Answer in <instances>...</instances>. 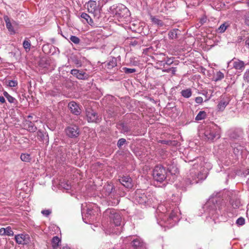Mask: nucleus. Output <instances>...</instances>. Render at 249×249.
I'll use <instances>...</instances> for the list:
<instances>
[{
  "instance_id": "37998d69",
  "label": "nucleus",
  "mask_w": 249,
  "mask_h": 249,
  "mask_svg": "<svg viewBox=\"0 0 249 249\" xmlns=\"http://www.w3.org/2000/svg\"><path fill=\"white\" fill-rule=\"evenodd\" d=\"M23 48L26 51H29L31 48V42L29 40H25L23 42Z\"/></svg>"
},
{
  "instance_id": "0e129e2a",
  "label": "nucleus",
  "mask_w": 249,
  "mask_h": 249,
  "mask_svg": "<svg viewBox=\"0 0 249 249\" xmlns=\"http://www.w3.org/2000/svg\"><path fill=\"white\" fill-rule=\"evenodd\" d=\"M245 23L247 25L249 26V17H246Z\"/></svg>"
},
{
  "instance_id": "79ce46f5",
  "label": "nucleus",
  "mask_w": 249,
  "mask_h": 249,
  "mask_svg": "<svg viewBox=\"0 0 249 249\" xmlns=\"http://www.w3.org/2000/svg\"><path fill=\"white\" fill-rule=\"evenodd\" d=\"M127 144V142L125 139L121 138L118 141L117 145L119 149H121L123 145Z\"/></svg>"
},
{
  "instance_id": "c756f323",
  "label": "nucleus",
  "mask_w": 249,
  "mask_h": 249,
  "mask_svg": "<svg viewBox=\"0 0 249 249\" xmlns=\"http://www.w3.org/2000/svg\"><path fill=\"white\" fill-rule=\"evenodd\" d=\"M181 95L186 98H190L192 95V91L190 88L183 89L180 91Z\"/></svg>"
},
{
  "instance_id": "f8f14e48",
  "label": "nucleus",
  "mask_w": 249,
  "mask_h": 249,
  "mask_svg": "<svg viewBox=\"0 0 249 249\" xmlns=\"http://www.w3.org/2000/svg\"><path fill=\"white\" fill-rule=\"evenodd\" d=\"M113 14L115 16H130L128 9L123 4H120L116 8H113Z\"/></svg>"
},
{
  "instance_id": "a211bd4d",
  "label": "nucleus",
  "mask_w": 249,
  "mask_h": 249,
  "mask_svg": "<svg viewBox=\"0 0 249 249\" xmlns=\"http://www.w3.org/2000/svg\"><path fill=\"white\" fill-rule=\"evenodd\" d=\"M15 239L18 244L27 245L30 242V237L27 234H18L15 236Z\"/></svg>"
},
{
  "instance_id": "69168bd1",
  "label": "nucleus",
  "mask_w": 249,
  "mask_h": 249,
  "mask_svg": "<svg viewBox=\"0 0 249 249\" xmlns=\"http://www.w3.org/2000/svg\"><path fill=\"white\" fill-rule=\"evenodd\" d=\"M108 111L112 113H114L115 111H116V110L115 109L114 107H110L108 109Z\"/></svg>"
},
{
  "instance_id": "6e6552de",
  "label": "nucleus",
  "mask_w": 249,
  "mask_h": 249,
  "mask_svg": "<svg viewBox=\"0 0 249 249\" xmlns=\"http://www.w3.org/2000/svg\"><path fill=\"white\" fill-rule=\"evenodd\" d=\"M142 192V191L141 190H137L135 191V200L140 204H145L151 198V196L149 195L147 196Z\"/></svg>"
},
{
  "instance_id": "f03ea898",
  "label": "nucleus",
  "mask_w": 249,
  "mask_h": 249,
  "mask_svg": "<svg viewBox=\"0 0 249 249\" xmlns=\"http://www.w3.org/2000/svg\"><path fill=\"white\" fill-rule=\"evenodd\" d=\"M203 157H197L192 162H195L193 164V168L190 170V173L184 180V183L186 186H189L197 183L200 180H203L206 177L201 173V169L204 166L202 162Z\"/></svg>"
},
{
  "instance_id": "c9c22d12",
  "label": "nucleus",
  "mask_w": 249,
  "mask_h": 249,
  "mask_svg": "<svg viewBox=\"0 0 249 249\" xmlns=\"http://www.w3.org/2000/svg\"><path fill=\"white\" fill-rule=\"evenodd\" d=\"M229 26L230 23L228 22H225L217 29V32L219 33H223Z\"/></svg>"
},
{
  "instance_id": "4d7b16f0",
  "label": "nucleus",
  "mask_w": 249,
  "mask_h": 249,
  "mask_svg": "<svg viewBox=\"0 0 249 249\" xmlns=\"http://www.w3.org/2000/svg\"><path fill=\"white\" fill-rule=\"evenodd\" d=\"M159 142L166 145H170L172 143V141L171 140H160Z\"/></svg>"
},
{
  "instance_id": "f704fd0d",
  "label": "nucleus",
  "mask_w": 249,
  "mask_h": 249,
  "mask_svg": "<svg viewBox=\"0 0 249 249\" xmlns=\"http://www.w3.org/2000/svg\"><path fill=\"white\" fill-rule=\"evenodd\" d=\"M26 125H27V130L30 132H34L37 129L34 124L30 121H26Z\"/></svg>"
},
{
  "instance_id": "774afa93",
  "label": "nucleus",
  "mask_w": 249,
  "mask_h": 249,
  "mask_svg": "<svg viewBox=\"0 0 249 249\" xmlns=\"http://www.w3.org/2000/svg\"><path fill=\"white\" fill-rule=\"evenodd\" d=\"M246 45L248 46L249 47V36L248 37L246 41H245Z\"/></svg>"
},
{
  "instance_id": "052dcab7",
  "label": "nucleus",
  "mask_w": 249,
  "mask_h": 249,
  "mask_svg": "<svg viewBox=\"0 0 249 249\" xmlns=\"http://www.w3.org/2000/svg\"><path fill=\"white\" fill-rule=\"evenodd\" d=\"M195 102L198 104H200L203 102V98L201 97L198 96L195 98Z\"/></svg>"
},
{
  "instance_id": "f3484780",
  "label": "nucleus",
  "mask_w": 249,
  "mask_h": 249,
  "mask_svg": "<svg viewBox=\"0 0 249 249\" xmlns=\"http://www.w3.org/2000/svg\"><path fill=\"white\" fill-rule=\"evenodd\" d=\"M68 107L71 113L74 115L78 116L81 113V109L79 105L74 101L69 102Z\"/></svg>"
},
{
  "instance_id": "5fc2aeb1",
  "label": "nucleus",
  "mask_w": 249,
  "mask_h": 249,
  "mask_svg": "<svg viewBox=\"0 0 249 249\" xmlns=\"http://www.w3.org/2000/svg\"><path fill=\"white\" fill-rule=\"evenodd\" d=\"M244 79L248 83H249V69L244 73Z\"/></svg>"
},
{
  "instance_id": "bf43d9fd",
  "label": "nucleus",
  "mask_w": 249,
  "mask_h": 249,
  "mask_svg": "<svg viewBox=\"0 0 249 249\" xmlns=\"http://www.w3.org/2000/svg\"><path fill=\"white\" fill-rule=\"evenodd\" d=\"M41 213L44 215H45L46 216H48L51 214V211H50V210H42L41 211Z\"/></svg>"
},
{
  "instance_id": "e433bc0d",
  "label": "nucleus",
  "mask_w": 249,
  "mask_h": 249,
  "mask_svg": "<svg viewBox=\"0 0 249 249\" xmlns=\"http://www.w3.org/2000/svg\"><path fill=\"white\" fill-rule=\"evenodd\" d=\"M166 59L165 61L163 63V64H160V66H163V68L164 69H166L167 68H169L168 67L172 64L174 62L173 59L171 58H168V57H166Z\"/></svg>"
},
{
  "instance_id": "3c124183",
  "label": "nucleus",
  "mask_w": 249,
  "mask_h": 249,
  "mask_svg": "<svg viewBox=\"0 0 249 249\" xmlns=\"http://www.w3.org/2000/svg\"><path fill=\"white\" fill-rule=\"evenodd\" d=\"M6 99L9 103H13L15 105H17V104L18 103V101L16 100V99L12 97L10 95Z\"/></svg>"
},
{
  "instance_id": "58836bf2",
  "label": "nucleus",
  "mask_w": 249,
  "mask_h": 249,
  "mask_svg": "<svg viewBox=\"0 0 249 249\" xmlns=\"http://www.w3.org/2000/svg\"><path fill=\"white\" fill-rule=\"evenodd\" d=\"M20 159L24 162H29L31 160V155L27 153H22L20 155Z\"/></svg>"
},
{
  "instance_id": "cd10ccee",
  "label": "nucleus",
  "mask_w": 249,
  "mask_h": 249,
  "mask_svg": "<svg viewBox=\"0 0 249 249\" xmlns=\"http://www.w3.org/2000/svg\"><path fill=\"white\" fill-rule=\"evenodd\" d=\"M54 49V47L53 45H52L51 44L47 43L46 44H44L42 46V51L44 52V53L47 54H53L54 53V51H53V50Z\"/></svg>"
},
{
  "instance_id": "4c0bfd02",
  "label": "nucleus",
  "mask_w": 249,
  "mask_h": 249,
  "mask_svg": "<svg viewBox=\"0 0 249 249\" xmlns=\"http://www.w3.org/2000/svg\"><path fill=\"white\" fill-rule=\"evenodd\" d=\"M151 21L153 23L158 25L160 27H162L163 26L164 23L163 21L158 18H157L156 17H150Z\"/></svg>"
},
{
  "instance_id": "72a5a7b5",
  "label": "nucleus",
  "mask_w": 249,
  "mask_h": 249,
  "mask_svg": "<svg viewBox=\"0 0 249 249\" xmlns=\"http://www.w3.org/2000/svg\"><path fill=\"white\" fill-rule=\"evenodd\" d=\"M155 59L160 64H163L166 58L164 53H160V54H155L154 56Z\"/></svg>"
},
{
  "instance_id": "9b49d317",
  "label": "nucleus",
  "mask_w": 249,
  "mask_h": 249,
  "mask_svg": "<svg viewBox=\"0 0 249 249\" xmlns=\"http://www.w3.org/2000/svg\"><path fill=\"white\" fill-rule=\"evenodd\" d=\"M126 249H146L145 243L140 238H136L131 242Z\"/></svg>"
},
{
  "instance_id": "6e6d98bb",
  "label": "nucleus",
  "mask_w": 249,
  "mask_h": 249,
  "mask_svg": "<svg viewBox=\"0 0 249 249\" xmlns=\"http://www.w3.org/2000/svg\"><path fill=\"white\" fill-rule=\"evenodd\" d=\"M62 186L64 189H65L67 190H70L71 188V185L70 184H69L68 182L63 183L62 184Z\"/></svg>"
},
{
  "instance_id": "2eb2a0df",
  "label": "nucleus",
  "mask_w": 249,
  "mask_h": 249,
  "mask_svg": "<svg viewBox=\"0 0 249 249\" xmlns=\"http://www.w3.org/2000/svg\"><path fill=\"white\" fill-rule=\"evenodd\" d=\"M70 73L79 80H87L89 77V74L83 70L72 69Z\"/></svg>"
},
{
  "instance_id": "dca6fc26",
  "label": "nucleus",
  "mask_w": 249,
  "mask_h": 249,
  "mask_svg": "<svg viewBox=\"0 0 249 249\" xmlns=\"http://www.w3.org/2000/svg\"><path fill=\"white\" fill-rule=\"evenodd\" d=\"M68 153L65 148H61L58 150L56 154L57 160L62 164L66 163L68 160Z\"/></svg>"
},
{
  "instance_id": "a18cd8bd",
  "label": "nucleus",
  "mask_w": 249,
  "mask_h": 249,
  "mask_svg": "<svg viewBox=\"0 0 249 249\" xmlns=\"http://www.w3.org/2000/svg\"><path fill=\"white\" fill-rule=\"evenodd\" d=\"M6 83L7 85L10 87H15L18 85V82L16 80H6Z\"/></svg>"
},
{
  "instance_id": "6ab92c4d",
  "label": "nucleus",
  "mask_w": 249,
  "mask_h": 249,
  "mask_svg": "<svg viewBox=\"0 0 249 249\" xmlns=\"http://www.w3.org/2000/svg\"><path fill=\"white\" fill-rule=\"evenodd\" d=\"M87 7L88 12L93 14L94 16H96L99 13V8L95 0H90L89 1L87 4Z\"/></svg>"
},
{
  "instance_id": "ddd939ff",
  "label": "nucleus",
  "mask_w": 249,
  "mask_h": 249,
  "mask_svg": "<svg viewBox=\"0 0 249 249\" xmlns=\"http://www.w3.org/2000/svg\"><path fill=\"white\" fill-rule=\"evenodd\" d=\"M4 18L8 31L15 34V29L18 28V22L13 19L11 20L9 17H4Z\"/></svg>"
},
{
  "instance_id": "0eeeda50",
  "label": "nucleus",
  "mask_w": 249,
  "mask_h": 249,
  "mask_svg": "<svg viewBox=\"0 0 249 249\" xmlns=\"http://www.w3.org/2000/svg\"><path fill=\"white\" fill-rule=\"evenodd\" d=\"M65 132L66 135L71 139H76L80 134V129L76 125H71L66 127Z\"/></svg>"
},
{
  "instance_id": "de8ad7c7",
  "label": "nucleus",
  "mask_w": 249,
  "mask_h": 249,
  "mask_svg": "<svg viewBox=\"0 0 249 249\" xmlns=\"http://www.w3.org/2000/svg\"><path fill=\"white\" fill-rule=\"evenodd\" d=\"M123 71L126 74H130L135 72L136 70L135 69L128 68L126 67H123L122 68Z\"/></svg>"
},
{
  "instance_id": "c85d7f7f",
  "label": "nucleus",
  "mask_w": 249,
  "mask_h": 249,
  "mask_svg": "<svg viewBox=\"0 0 249 249\" xmlns=\"http://www.w3.org/2000/svg\"><path fill=\"white\" fill-rule=\"evenodd\" d=\"M105 63H106V62ZM105 66L108 69H112L117 66L116 58L114 57H111L109 60L106 62Z\"/></svg>"
},
{
  "instance_id": "e2e57ef3",
  "label": "nucleus",
  "mask_w": 249,
  "mask_h": 249,
  "mask_svg": "<svg viewBox=\"0 0 249 249\" xmlns=\"http://www.w3.org/2000/svg\"><path fill=\"white\" fill-rule=\"evenodd\" d=\"M4 229V228H1L0 229V235L1 236L5 235V231Z\"/></svg>"
},
{
  "instance_id": "338daca9",
  "label": "nucleus",
  "mask_w": 249,
  "mask_h": 249,
  "mask_svg": "<svg viewBox=\"0 0 249 249\" xmlns=\"http://www.w3.org/2000/svg\"><path fill=\"white\" fill-rule=\"evenodd\" d=\"M0 102L1 103H5L6 102L5 98L3 96H0Z\"/></svg>"
},
{
  "instance_id": "4be33fe9",
  "label": "nucleus",
  "mask_w": 249,
  "mask_h": 249,
  "mask_svg": "<svg viewBox=\"0 0 249 249\" xmlns=\"http://www.w3.org/2000/svg\"><path fill=\"white\" fill-rule=\"evenodd\" d=\"M37 139L43 143L47 144L49 143V136L47 133L39 130L37 132Z\"/></svg>"
},
{
  "instance_id": "2f4dec72",
  "label": "nucleus",
  "mask_w": 249,
  "mask_h": 249,
  "mask_svg": "<svg viewBox=\"0 0 249 249\" xmlns=\"http://www.w3.org/2000/svg\"><path fill=\"white\" fill-rule=\"evenodd\" d=\"M60 239L57 236H54L52 239V246L53 249H57L60 242Z\"/></svg>"
},
{
  "instance_id": "13d9d810",
  "label": "nucleus",
  "mask_w": 249,
  "mask_h": 249,
  "mask_svg": "<svg viewBox=\"0 0 249 249\" xmlns=\"http://www.w3.org/2000/svg\"><path fill=\"white\" fill-rule=\"evenodd\" d=\"M207 21V17H202L201 18L199 19V22H200V25H202L205 23H206Z\"/></svg>"
},
{
  "instance_id": "c03bdc74",
  "label": "nucleus",
  "mask_w": 249,
  "mask_h": 249,
  "mask_svg": "<svg viewBox=\"0 0 249 249\" xmlns=\"http://www.w3.org/2000/svg\"><path fill=\"white\" fill-rule=\"evenodd\" d=\"M69 39L75 44H78L80 42V39L76 36L71 35Z\"/></svg>"
},
{
  "instance_id": "1a4fd4ad",
  "label": "nucleus",
  "mask_w": 249,
  "mask_h": 249,
  "mask_svg": "<svg viewBox=\"0 0 249 249\" xmlns=\"http://www.w3.org/2000/svg\"><path fill=\"white\" fill-rule=\"evenodd\" d=\"M117 126L120 132L124 134H131V126L127 121L121 120L117 123Z\"/></svg>"
},
{
  "instance_id": "864d4df0",
  "label": "nucleus",
  "mask_w": 249,
  "mask_h": 249,
  "mask_svg": "<svg viewBox=\"0 0 249 249\" xmlns=\"http://www.w3.org/2000/svg\"><path fill=\"white\" fill-rule=\"evenodd\" d=\"M60 94V91L58 89H55L54 90H52L50 91V94L52 96H58Z\"/></svg>"
},
{
  "instance_id": "09e8293b",
  "label": "nucleus",
  "mask_w": 249,
  "mask_h": 249,
  "mask_svg": "<svg viewBox=\"0 0 249 249\" xmlns=\"http://www.w3.org/2000/svg\"><path fill=\"white\" fill-rule=\"evenodd\" d=\"M224 74L220 71H219L216 73L215 81H217L221 80L224 78Z\"/></svg>"
},
{
  "instance_id": "f257e3e1",
  "label": "nucleus",
  "mask_w": 249,
  "mask_h": 249,
  "mask_svg": "<svg viewBox=\"0 0 249 249\" xmlns=\"http://www.w3.org/2000/svg\"><path fill=\"white\" fill-rule=\"evenodd\" d=\"M203 208L215 223L221 221L220 217L222 218L226 211V204L224 200L217 197L209 199L204 205Z\"/></svg>"
},
{
  "instance_id": "7c9ffc66",
  "label": "nucleus",
  "mask_w": 249,
  "mask_h": 249,
  "mask_svg": "<svg viewBox=\"0 0 249 249\" xmlns=\"http://www.w3.org/2000/svg\"><path fill=\"white\" fill-rule=\"evenodd\" d=\"M72 62L75 64L77 68L82 67L83 64L80 59H79L77 55H73L71 57Z\"/></svg>"
},
{
  "instance_id": "49530a36",
  "label": "nucleus",
  "mask_w": 249,
  "mask_h": 249,
  "mask_svg": "<svg viewBox=\"0 0 249 249\" xmlns=\"http://www.w3.org/2000/svg\"><path fill=\"white\" fill-rule=\"evenodd\" d=\"M5 231V235H8V236H13L14 235V232L12 230L10 226H8L6 227V228L4 229Z\"/></svg>"
},
{
  "instance_id": "ea45409f",
  "label": "nucleus",
  "mask_w": 249,
  "mask_h": 249,
  "mask_svg": "<svg viewBox=\"0 0 249 249\" xmlns=\"http://www.w3.org/2000/svg\"><path fill=\"white\" fill-rule=\"evenodd\" d=\"M207 116V113L204 111H200L196 117V121H200L204 119Z\"/></svg>"
},
{
  "instance_id": "20e7f679",
  "label": "nucleus",
  "mask_w": 249,
  "mask_h": 249,
  "mask_svg": "<svg viewBox=\"0 0 249 249\" xmlns=\"http://www.w3.org/2000/svg\"><path fill=\"white\" fill-rule=\"evenodd\" d=\"M152 175L155 180L162 182L168 177L166 167L162 164L157 165L153 170Z\"/></svg>"
},
{
  "instance_id": "680f3d73",
  "label": "nucleus",
  "mask_w": 249,
  "mask_h": 249,
  "mask_svg": "<svg viewBox=\"0 0 249 249\" xmlns=\"http://www.w3.org/2000/svg\"><path fill=\"white\" fill-rule=\"evenodd\" d=\"M130 44L131 46H136L137 45H139V42L137 40H134L131 41Z\"/></svg>"
},
{
  "instance_id": "393cba45",
  "label": "nucleus",
  "mask_w": 249,
  "mask_h": 249,
  "mask_svg": "<svg viewBox=\"0 0 249 249\" xmlns=\"http://www.w3.org/2000/svg\"><path fill=\"white\" fill-rule=\"evenodd\" d=\"M115 190V187L112 183H107L106 184L103 188V191L104 192L106 196L111 195Z\"/></svg>"
},
{
  "instance_id": "9d476101",
  "label": "nucleus",
  "mask_w": 249,
  "mask_h": 249,
  "mask_svg": "<svg viewBox=\"0 0 249 249\" xmlns=\"http://www.w3.org/2000/svg\"><path fill=\"white\" fill-rule=\"evenodd\" d=\"M228 196L229 199V202L233 208H239L241 203L237 195L233 191H230L228 192Z\"/></svg>"
},
{
  "instance_id": "aec40b11",
  "label": "nucleus",
  "mask_w": 249,
  "mask_h": 249,
  "mask_svg": "<svg viewBox=\"0 0 249 249\" xmlns=\"http://www.w3.org/2000/svg\"><path fill=\"white\" fill-rule=\"evenodd\" d=\"M119 181L127 189H131L133 186L132 179L129 176H124L119 179Z\"/></svg>"
},
{
  "instance_id": "b1692460",
  "label": "nucleus",
  "mask_w": 249,
  "mask_h": 249,
  "mask_svg": "<svg viewBox=\"0 0 249 249\" xmlns=\"http://www.w3.org/2000/svg\"><path fill=\"white\" fill-rule=\"evenodd\" d=\"M166 167V170L167 171V174L168 176L169 175H175L176 174L178 173L179 171L177 166L173 163L169 164L167 165V167Z\"/></svg>"
},
{
  "instance_id": "7ed1b4c3",
  "label": "nucleus",
  "mask_w": 249,
  "mask_h": 249,
  "mask_svg": "<svg viewBox=\"0 0 249 249\" xmlns=\"http://www.w3.org/2000/svg\"><path fill=\"white\" fill-rule=\"evenodd\" d=\"M205 139L210 142H213L220 137V128L213 123L206 126L204 133Z\"/></svg>"
},
{
  "instance_id": "a19ab883",
  "label": "nucleus",
  "mask_w": 249,
  "mask_h": 249,
  "mask_svg": "<svg viewBox=\"0 0 249 249\" xmlns=\"http://www.w3.org/2000/svg\"><path fill=\"white\" fill-rule=\"evenodd\" d=\"M169 219L173 220L175 222L178 221V218L177 217V212H176L175 210L172 211L169 215Z\"/></svg>"
},
{
  "instance_id": "a878e982",
  "label": "nucleus",
  "mask_w": 249,
  "mask_h": 249,
  "mask_svg": "<svg viewBox=\"0 0 249 249\" xmlns=\"http://www.w3.org/2000/svg\"><path fill=\"white\" fill-rule=\"evenodd\" d=\"M231 61H233V68L235 69L240 70L241 71L244 69L245 64L244 61L239 59H236L235 58H234Z\"/></svg>"
},
{
  "instance_id": "423d86ee",
  "label": "nucleus",
  "mask_w": 249,
  "mask_h": 249,
  "mask_svg": "<svg viewBox=\"0 0 249 249\" xmlns=\"http://www.w3.org/2000/svg\"><path fill=\"white\" fill-rule=\"evenodd\" d=\"M86 114L88 123L99 124L102 120V116L91 108L86 110Z\"/></svg>"
},
{
  "instance_id": "5701e85b",
  "label": "nucleus",
  "mask_w": 249,
  "mask_h": 249,
  "mask_svg": "<svg viewBox=\"0 0 249 249\" xmlns=\"http://www.w3.org/2000/svg\"><path fill=\"white\" fill-rule=\"evenodd\" d=\"M83 18L82 21H86L91 26L94 27H99L100 26L99 21H94L93 17H80Z\"/></svg>"
},
{
  "instance_id": "473e14b6",
  "label": "nucleus",
  "mask_w": 249,
  "mask_h": 249,
  "mask_svg": "<svg viewBox=\"0 0 249 249\" xmlns=\"http://www.w3.org/2000/svg\"><path fill=\"white\" fill-rule=\"evenodd\" d=\"M179 31L178 29H174L168 33L169 38L171 39H177L178 38L177 32Z\"/></svg>"
},
{
  "instance_id": "39448f33",
  "label": "nucleus",
  "mask_w": 249,
  "mask_h": 249,
  "mask_svg": "<svg viewBox=\"0 0 249 249\" xmlns=\"http://www.w3.org/2000/svg\"><path fill=\"white\" fill-rule=\"evenodd\" d=\"M104 214L109 217L111 222H113L116 226L121 225L122 217L120 213L115 209H108L104 213Z\"/></svg>"
},
{
  "instance_id": "603ef678",
  "label": "nucleus",
  "mask_w": 249,
  "mask_h": 249,
  "mask_svg": "<svg viewBox=\"0 0 249 249\" xmlns=\"http://www.w3.org/2000/svg\"><path fill=\"white\" fill-rule=\"evenodd\" d=\"M163 71L170 72H171L172 74H175L176 71V68L175 67H171L169 68H167L166 69L163 70Z\"/></svg>"
},
{
  "instance_id": "4468645a",
  "label": "nucleus",
  "mask_w": 249,
  "mask_h": 249,
  "mask_svg": "<svg viewBox=\"0 0 249 249\" xmlns=\"http://www.w3.org/2000/svg\"><path fill=\"white\" fill-rule=\"evenodd\" d=\"M86 211V213L84 215H82V218L86 223H89L93 221L96 211L89 206L87 207Z\"/></svg>"
},
{
  "instance_id": "412c9836",
  "label": "nucleus",
  "mask_w": 249,
  "mask_h": 249,
  "mask_svg": "<svg viewBox=\"0 0 249 249\" xmlns=\"http://www.w3.org/2000/svg\"><path fill=\"white\" fill-rule=\"evenodd\" d=\"M230 101V97L227 96H222L220 100L217 105L218 111H223L226 107L229 104Z\"/></svg>"
},
{
  "instance_id": "bb28decb",
  "label": "nucleus",
  "mask_w": 249,
  "mask_h": 249,
  "mask_svg": "<svg viewBox=\"0 0 249 249\" xmlns=\"http://www.w3.org/2000/svg\"><path fill=\"white\" fill-rule=\"evenodd\" d=\"M51 59L48 57H43L40 58L38 62V65L42 68H47L50 65Z\"/></svg>"
},
{
  "instance_id": "8fccbe9b",
  "label": "nucleus",
  "mask_w": 249,
  "mask_h": 249,
  "mask_svg": "<svg viewBox=\"0 0 249 249\" xmlns=\"http://www.w3.org/2000/svg\"><path fill=\"white\" fill-rule=\"evenodd\" d=\"M245 218L243 217H240L237 219L236 224L239 226H242L245 224Z\"/></svg>"
}]
</instances>
